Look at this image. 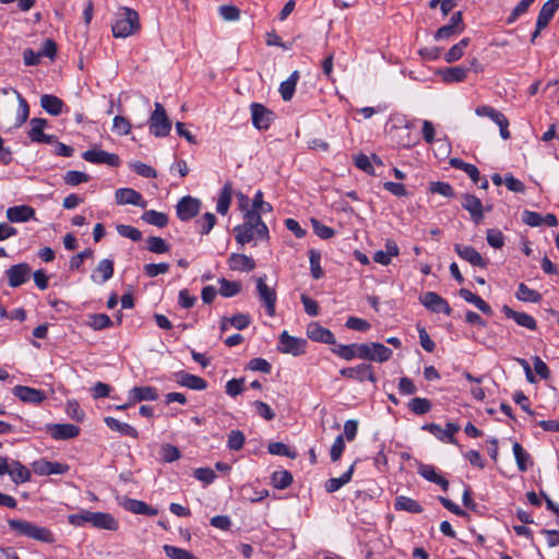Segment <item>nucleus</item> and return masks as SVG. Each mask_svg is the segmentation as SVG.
Returning a JSON list of instances; mask_svg holds the SVG:
<instances>
[{
	"label": "nucleus",
	"mask_w": 559,
	"mask_h": 559,
	"mask_svg": "<svg viewBox=\"0 0 559 559\" xmlns=\"http://www.w3.org/2000/svg\"><path fill=\"white\" fill-rule=\"evenodd\" d=\"M154 107V111L148 119L150 132L156 138H165L171 130V122L160 103L156 102Z\"/></svg>",
	"instance_id": "39448f33"
},
{
	"label": "nucleus",
	"mask_w": 559,
	"mask_h": 559,
	"mask_svg": "<svg viewBox=\"0 0 559 559\" xmlns=\"http://www.w3.org/2000/svg\"><path fill=\"white\" fill-rule=\"evenodd\" d=\"M219 295L225 298H230L238 295L241 290V283L237 281H228L224 277L218 280Z\"/></svg>",
	"instance_id": "c03bdc74"
},
{
	"label": "nucleus",
	"mask_w": 559,
	"mask_h": 559,
	"mask_svg": "<svg viewBox=\"0 0 559 559\" xmlns=\"http://www.w3.org/2000/svg\"><path fill=\"white\" fill-rule=\"evenodd\" d=\"M201 210V201L197 198L186 195L176 205V213L180 221L187 222L195 217Z\"/></svg>",
	"instance_id": "0eeeda50"
},
{
	"label": "nucleus",
	"mask_w": 559,
	"mask_h": 559,
	"mask_svg": "<svg viewBox=\"0 0 559 559\" xmlns=\"http://www.w3.org/2000/svg\"><path fill=\"white\" fill-rule=\"evenodd\" d=\"M146 248L153 253H166L169 251V245L160 237L151 236L146 240Z\"/></svg>",
	"instance_id": "6e6d98bb"
},
{
	"label": "nucleus",
	"mask_w": 559,
	"mask_h": 559,
	"mask_svg": "<svg viewBox=\"0 0 559 559\" xmlns=\"http://www.w3.org/2000/svg\"><path fill=\"white\" fill-rule=\"evenodd\" d=\"M306 345V340L292 336L287 331H283L280 335L278 350L282 353L298 356L305 353Z\"/></svg>",
	"instance_id": "1a4fd4ad"
},
{
	"label": "nucleus",
	"mask_w": 559,
	"mask_h": 559,
	"mask_svg": "<svg viewBox=\"0 0 559 559\" xmlns=\"http://www.w3.org/2000/svg\"><path fill=\"white\" fill-rule=\"evenodd\" d=\"M116 229L121 237L129 238L133 241H139L142 238V233L133 226L119 224L116 226Z\"/></svg>",
	"instance_id": "0e129e2a"
},
{
	"label": "nucleus",
	"mask_w": 559,
	"mask_h": 559,
	"mask_svg": "<svg viewBox=\"0 0 559 559\" xmlns=\"http://www.w3.org/2000/svg\"><path fill=\"white\" fill-rule=\"evenodd\" d=\"M409 409L416 415H424L430 412L431 403L425 397H414L408 403Z\"/></svg>",
	"instance_id": "5fc2aeb1"
},
{
	"label": "nucleus",
	"mask_w": 559,
	"mask_h": 559,
	"mask_svg": "<svg viewBox=\"0 0 559 559\" xmlns=\"http://www.w3.org/2000/svg\"><path fill=\"white\" fill-rule=\"evenodd\" d=\"M454 251L461 259L467 261L474 266L486 269L488 265V261L483 258L474 247L456 243L454 246Z\"/></svg>",
	"instance_id": "a211bd4d"
},
{
	"label": "nucleus",
	"mask_w": 559,
	"mask_h": 559,
	"mask_svg": "<svg viewBox=\"0 0 559 559\" xmlns=\"http://www.w3.org/2000/svg\"><path fill=\"white\" fill-rule=\"evenodd\" d=\"M174 377L179 385L191 390L202 391L207 388V382L203 378L186 371H178Z\"/></svg>",
	"instance_id": "412c9836"
},
{
	"label": "nucleus",
	"mask_w": 559,
	"mask_h": 559,
	"mask_svg": "<svg viewBox=\"0 0 559 559\" xmlns=\"http://www.w3.org/2000/svg\"><path fill=\"white\" fill-rule=\"evenodd\" d=\"M142 221L146 224L163 228L168 224V216L163 212H157L155 210L145 211L142 216Z\"/></svg>",
	"instance_id": "37998d69"
},
{
	"label": "nucleus",
	"mask_w": 559,
	"mask_h": 559,
	"mask_svg": "<svg viewBox=\"0 0 559 559\" xmlns=\"http://www.w3.org/2000/svg\"><path fill=\"white\" fill-rule=\"evenodd\" d=\"M354 163L357 168L368 175H373L374 173L373 163L378 166L383 165L382 160L376 154H372L371 156L359 154L354 158Z\"/></svg>",
	"instance_id": "c9c22d12"
},
{
	"label": "nucleus",
	"mask_w": 559,
	"mask_h": 559,
	"mask_svg": "<svg viewBox=\"0 0 559 559\" xmlns=\"http://www.w3.org/2000/svg\"><path fill=\"white\" fill-rule=\"evenodd\" d=\"M558 8L559 0H548L544 3L537 16V28H545L554 17Z\"/></svg>",
	"instance_id": "2f4dec72"
},
{
	"label": "nucleus",
	"mask_w": 559,
	"mask_h": 559,
	"mask_svg": "<svg viewBox=\"0 0 559 559\" xmlns=\"http://www.w3.org/2000/svg\"><path fill=\"white\" fill-rule=\"evenodd\" d=\"M170 265L166 262L148 263L145 264L143 270L146 276L156 277L159 274H165L169 271Z\"/></svg>",
	"instance_id": "69168bd1"
},
{
	"label": "nucleus",
	"mask_w": 559,
	"mask_h": 559,
	"mask_svg": "<svg viewBox=\"0 0 559 559\" xmlns=\"http://www.w3.org/2000/svg\"><path fill=\"white\" fill-rule=\"evenodd\" d=\"M309 262H310V271L313 278L319 280L323 275V270L321 269V254L316 250L309 251Z\"/></svg>",
	"instance_id": "e2e57ef3"
},
{
	"label": "nucleus",
	"mask_w": 559,
	"mask_h": 559,
	"mask_svg": "<svg viewBox=\"0 0 559 559\" xmlns=\"http://www.w3.org/2000/svg\"><path fill=\"white\" fill-rule=\"evenodd\" d=\"M449 164L451 167H453L455 169H461V170L465 171L467 174V176L471 178V180L475 185H478V181L480 180V174H479L478 168L475 165L465 163L464 160H462L457 157L451 158Z\"/></svg>",
	"instance_id": "58836bf2"
},
{
	"label": "nucleus",
	"mask_w": 559,
	"mask_h": 559,
	"mask_svg": "<svg viewBox=\"0 0 559 559\" xmlns=\"http://www.w3.org/2000/svg\"><path fill=\"white\" fill-rule=\"evenodd\" d=\"M92 511L81 510L80 513L68 515V523L73 526H84L86 523H92Z\"/></svg>",
	"instance_id": "680f3d73"
},
{
	"label": "nucleus",
	"mask_w": 559,
	"mask_h": 559,
	"mask_svg": "<svg viewBox=\"0 0 559 559\" xmlns=\"http://www.w3.org/2000/svg\"><path fill=\"white\" fill-rule=\"evenodd\" d=\"M469 45V38H462L457 44L453 45L448 52L444 55V60L448 63L455 62L460 60L463 55L465 48Z\"/></svg>",
	"instance_id": "a18cd8bd"
},
{
	"label": "nucleus",
	"mask_w": 559,
	"mask_h": 559,
	"mask_svg": "<svg viewBox=\"0 0 559 559\" xmlns=\"http://www.w3.org/2000/svg\"><path fill=\"white\" fill-rule=\"evenodd\" d=\"M250 211H254L255 213H260L261 215L263 213L272 212L273 207L269 202L263 201V193L262 191L258 190L253 197Z\"/></svg>",
	"instance_id": "052dcab7"
},
{
	"label": "nucleus",
	"mask_w": 559,
	"mask_h": 559,
	"mask_svg": "<svg viewBox=\"0 0 559 559\" xmlns=\"http://www.w3.org/2000/svg\"><path fill=\"white\" fill-rule=\"evenodd\" d=\"M104 421L108 428H110L114 431H117L121 436L130 437L133 439H136L139 437L138 430L133 426H131L127 423H122V421H120L114 417H109V416L105 417Z\"/></svg>",
	"instance_id": "72a5a7b5"
},
{
	"label": "nucleus",
	"mask_w": 559,
	"mask_h": 559,
	"mask_svg": "<svg viewBox=\"0 0 559 559\" xmlns=\"http://www.w3.org/2000/svg\"><path fill=\"white\" fill-rule=\"evenodd\" d=\"M82 157L84 160L96 165L105 164L111 167H118L120 165V158L117 154L108 153L103 150H87L82 154Z\"/></svg>",
	"instance_id": "9b49d317"
},
{
	"label": "nucleus",
	"mask_w": 559,
	"mask_h": 559,
	"mask_svg": "<svg viewBox=\"0 0 559 559\" xmlns=\"http://www.w3.org/2000/svg\"><path fill=\"white\" fill-rule=\"evenodd\" d=\"M47 126V120L43 118H33L29 121V130L27 132L28 138L34 143L50 144L53 142L55 136L44 133V129Z\"/></svg>",
	"instance_id": "dca6fc26"
},
{
	"label": "nucleus",
	"mask_w": 559,
	"mask_h": 559,
	"mask_svg": "<svg viewBox=\"0 0 559 559\" xmlns=\"http://www.w3.org/2000/svg\"><path fill=\"white\" fill-rule=\"evenodd\" d=\"M13 394L22 402L34 405H39L46 399L44 391L26 385L14 386Z\"/></svg>",
	"instance_id": "aec40b11"
},
{
	"label": "nucleus",
	"mask_w": 559,
	"mask_h": 559,
	"mask_svg": "<svg viewBox=\"0 0 559 559\" xmlns=\"http://www.w3.org/2000/svg\"><path fill=\"white\" fill-rule=\"evenodd\" d=\"M420 304L435 313L450 316L452 312L448 301L435 292H427L419 297Z\"/></svg>",
	"instance_id": "9d476101"
},
{
	"label": "nucleus",
	"mask_w": 559,
	"mask_h": 559,
	"mask_svg": "<svg viewBox=\"0 0 559 559\" xmlns=\"http://www.w3.org/2000/svg\"><path fill=\"white\" fill-rule=\"evenodd\" d=\"M233 198V185L230 181L225 182L223 188L221 189L217 202H216V212L221 215H226L229 211Z\"/></svg>",
	"instance_id": "473e14b6"
},
{
	"label": "nucleus",
	"mask_w": 559,
	"mask_h": 559,
	"mask_svg": "<svg viewBox=\"0 0 559 559\" xmlns=\"http://www.w3.org/2000/svg\"><path fill=\"white\" fill-rule=\"evenodd\" d=\"M293 483V476L288 471H277L272 475V484L277 489H285Z\"/></svg>",
	"instance_id": "13d9d810"
},
{
	"label": "nucleus",
	"mask_w": 559,
	"mask_h": 559,
	"mask_svg": "<svg viewBox=\"0 0 559 559\" xmlns=\"http://www.w3.org/2000/svg\"><path fill=\"white\" fill-rule=\"evenodd\" d=\"M243 223L234 227L236 241L241 246L255 240H269V228L262 221L260 213L249 211L243 214Z\"/></svg>",
	"instance_id": "f257e3e1"
},
{
	"label": "nucleus",
	"mask_w": 559,
	"mask_h": 559,
	"mask_svg": "<svg viewBox=\"0 0 559 559\" xmlns=\"http://www.w3.org/2000/svg\"><path fill=\"white\" fill-rule=\"evenodd\" d=\"M516 298L521 301L525 302H539L542 300V295L534 289H531L527 285L524 283H521L518 287Z\"/></svg>",
	"instance_id": "de8ad7c7"
},
{
	"label": "nucleus",
	"mask_w": 559,
	"mask_h": 559,
	"mask_svg": "<svg viewBox=\"0 0 559 559\" xmlns=\"http://www.w3.org/2000/svg\"><path fill=\"white\" fill-rule=\"evenodd\" d=\"M32 274V269L27 263L12 265L5 271V276L10 287H19L26 283Z\"/></svg>",
	"instance_id": "ddd939ff"
},
{
	"label": "nucleus",
	"mask_w": 559,
	"mask_h": 559,
	"mask_svg": "<svg viewBox=\"0 0 559 559\" xmlns=\"http://www.w3.org/2000/svg\"><path fill=\"white\" fill-rule=\"evenodd\" d=\"M306 332L307 336L314 342L334 344L333 333L318 322L309 323Z\"/></svg>",
	"instance_id": "b1692460"
},
{
	"label": "nucleus",
	"mask_w": 559,
	"mask_h": 559,
	"mask_svg": "<svg viewBox=\"0 0 559 559\" xmlns=\"http://www.w3.org/2000/svg\"><path fill=\"white\" fill-rule=\"evenodd\" d=\"M423 429L429 431L441 441L455 443L454 435L460 430V426L453 423H448L443 429L440 425L437 424H426Z\"/></svg>",
	"instance_id": "6ab92c4d"
},
{
	"label": "nucleus",
	"mask_w": 559,
	"mask_h": 559,
	"mask_svg": "<svg viewBox=\"0 0 559 559\" xmlns=\"http://www.w3.org/2000/svg\"><path fill=\"white\" fill-rule=\"evenodd\" d=\"M358 378L360 381L369 380L371 382L376 381L374 373L372 371V366L368 362H361L355 367H352V377Z\"/></svg>",
	"instance_id": "09e8293b"
},
{
	"label": "nucleus",
	"mask_w": 559,
	"mask_h": 559,
	"mask_svg": "<svg viewBox=\"0 0 559 559\" xmlns=\"http://www.w3.org/2000/svg\"><path fill=\"white\" fill-rule=\"evenodd\" d=\"M40 106L51 116H59L63 111L64 103L51 94H44L40 97Z\"/></svg>",
	"instance_id": "f704fd0d"
},
{
	"label": "nucleus",
	"mask_w": 559,
	"mask_h": 559,
	"mask_svg": "<svg viewBox=\"0 0 559 559\" xmlns=\"http://www.w3.org/2000/svg\"><path fill=\"white\" fill-rule=\"evenodd\" d=\"M114 275V261L110 259H103L98 262L96 269L91 274V280L102 285L109 281Z\"/></svg>",
	"instance_id": "393cba45"
},
{
	"label": "nucleus",
	"mask_w": 559,
	"mask_h": 559,
	"mask_svg": "<svg viewBox=\"0 0 559 559\" xmlns=\"http://www.w3.org/2000/svg\"><path fill=\"white\" fill-rule=\"evenodd\" d=\"M344 437L349 440V420L344 423V433L337 436L331 447L330 456L333 462L340 460L345 450Z\"/></svg>",
	"instance_id": "e433bc0d"
},
{
	"label": "nucleus",
	"mask_w": 559,
	"mask_h": 559,
	"mask_svg": "<svg viewBox=\"0 0 559 559\" xmlns=\"http://www.w3.org/2000/svg\"><path fill=\"white\" fill-rule=\"evenodd\" d=\"M502 312L506 314L508 319L514 320L515 323L520 326L526 328L532 331L537 329V322L531 314L515 311L507 305L502 307Z\"/></svg>",
	"instance_id": "a878e982"
},
{
	"label": "nucleus",
	"mask_w": 559,
	"mask_h": 559,
	"mask_svg": "<svg viewBox=\"0 0 559 559\" xmlns=\"http://www.w3.org/2000/svg\"><path fill=\"white\" fill-rule=\"evenodd\" d=\"M486 240L495 249H500L504 245V236L501 230L491 228L487 230Z\"/></svg>",
	"instance_id": "338daca9"
},
{
	"label": "nucleus",
	"mask_w": 559,
	"mask_h": 559,
	"mask_svg": "<svg viewBox=\"0 0 559 559\" xmlns=\"http://www.w3.org/2000/svg\"><path fill=\"white\" fill-rule=\"evenodd\" d=\"M392 356V350L381 343L352 344V357L384 362Z\"/></svg>",
	"instance_id": "20e7f679"
},
{
	"label": "nucleus",
	"mask_w": 559,
	"mask_h": 559,
	"mask_svg": "<svg viewBox=\"0 0 559 559\" xmlns=\"http://www.w3.org/2000/svg\"><path fill=\"white\" fill-rule=\"evenodd\" d=\"M115 200L118 205H135L145 209L147 202L142 194L132 188H119L115 192Z\"/></svg>",
	"instance_id": "4468645a"
},
{
	"label": "nucleus",
	"mask_w": 559,
	"mask_h": 559,
	"mask_svg": "<svg viewBox=\"0 0 559 559\" xmlns=\"http://www.w3.org/2000/svg\"><path fill=\"white\" fill-rule=\"evenodd\" d=\"M91 525L98 530L117 531L119 522L107 512H93Z\"/></svg>",
	"instance_id": "c756f323"
},
{
	"label": "nucleus",
	"mask_w": 559,
	"mask_h": 559,
	"mask_svg": "<svg viewBox=\"0 0 559 559\" xmlns=\"http://www.w3.org/2000/svg\"><path fill=\"white\" fill-rule=\"evenodd\" d=\"M163 550L169 559H199L191 551L173 545H164Z\"/></svg>",
	"instance_id": "8fccbe9b"
},
{
	"label": "nucleus",
	"mask_w": 559,
	"mask_h": 559,
	"mask_svg": "<svg viewBox=\"0 0 559 559\" xmlns=\"http://www.w3.org/2000/svg\"><path fill=\"white\" fill-rule=\"evenodd\" d=\"M266 275L259 276L255 281L257 294L260 302L264 306L267 316L274 317L277 295L274 288L267 286Z\"/></svg>",
	"instance_id": "423d86ee"
},
{
	"label": "nucleus",
	"mask_w": 559,
	"mask_h": 559,
	"mask_svg": "<svg viewBox=\"0 0 559 559\" xmlns=\"http://www.w3.org/2000/svg\"><path fill=\"white\" fill-rule=\"evenodd\" d=\"M461 205L469 213L475 224H479L484 219L483 204L476 195L469 193L463 194Z\"/></svg>",
	"instance_id": "f3484780"
},
{
	"label": "nucleus",
	"mask_w": 559,
	"mask_h": 559,
	"mask_svg": "<svg viewBox=\"0 0 559 559\" xmlns=\"http://www.w3.org/2000/svg\"><path fill=\"white\" fill-rule=\"evenodd\" d=\"M246 441V437L242 431L234 429L228 433L227 448L233 451H239L242 449Z\"/></svg>",
	"instance_id": "4d7b16f0"
},
{
	"label": "nucleus",
	"mask_w": 559,
	"mask_h": 559,
	"mask_svg": "<svg viewBox=\"0 0 559 559\" xmlns=\"http://www.w3.org/2000/svg\"><path fill=\"white\" fill-rule=\"evenodd\" d=\"M5 215L11 223H24L35 217V210L29 205H15L9 207Z\"/></svg>",
	"instance_id": "cd10ccee"
},
{
	"label": "nucleus",
	"mask_w": 559,
	"mask_h": 559,
	"mask_svg": "<svg viewBox=\"0 0 559 559\" xmlns=\"http://www.w3.org/2000/svg\"><path fill=\"white\" fill-rule=\"evenodd\" d=\"M468 72V68L455 66L440 70L439 74L444 83L451 84L463 82L467 78Z\"/></svg>",
	"instance_id": "7c9ffc66"
},
{
	"label": "nucleus",
	"mask_w": 559,
	"mask_h": 559,
	"mask_svg": "<svg viewBox=\"0 0 559 559\" xmlns=\"http://www.w3.org/2000/svg\"><path fill=\"white\" fill-rule=\"evenodd\" d=\"M216 224V217L213 213H205L202 217L195 221V228L199 234L207 235Z\"/></svg>",
	"instance_id": "3c124183"
},
{
	"label": "nucleus",
	"mask_w": 559,
	"mask_h": 559,
	"mask_svg": "<svg viewBox=\"0 0 559 559\" xmlns=\"http://www.w3.org/2000/svg\"><path fill=\"white\" fill-rule=\"evenodd\" d=\"M88 324L96 331L108 329L114 325L111 319L105 313L91 314Z\"/></svg>",
	"instance_id": "603ef678"
},
{
	"label": "nucleus",
	"mask_w": 559,
	"mask_h": 559,
	"mask_svg": "<svg viewBox=\"0 0 559 559\" xmlns=\"http://www.w3.org/2000/svg\"><path fill=\"white\" fill-rule=\"evenodd\" d=\"M512 450L519 471L526 472L528 467L533 465L531 455L519 442L513 443Z\"/></svg>",
	"instance_id": "ea45409f"
},
{
	"label": "nucleus",
	"mask_w": 559,
	"mask_h": 559,
	"mask_svg": "<svg viewBox=\"0 0 559 559\" xmlns=\"http://www.w3.org/2000/svg\"><path fill=\"white\" fill-rule=\"evenodd\" d=\"M251 120L258 130H267L273 121V112L259 103L250 105Z\"/></svg>",
	"instance_id": "f8f14e48"
},
{
	"label": "nucleus",
	"mask_w": 559,
	"mask_h": 559,
	"mask_svg": "<svg viewBox=\"0 0 559 559\" xmlns=\"http://www.w3.org/2000/svg\"><path fill=\"white\" fill-rule=\"evenodd\" d=\"M298 80H299V72L294 71L287 80H285L284 82L281 83L278 91H280L282 98L285 102H288L293 98L295 91H296V85H297Z\"/></svg>",
	"instance_id": "a19ab883"
},
{
	"label": "nucleus",
	"mask_w": 559,
	"mask_h": 559,
	"mask_svg": "<svg viewBox=\"0 0 559 559\" xmlns=\"http://www.w3.org/2000/svg\"><path fill=\"white\" fill-rule=\"evenodd\" d=\"M162 459L167 463H173L180 459V451L173 444H164L160 449Z\"/></svg>",
	"instance_id": "774afa93"
},
{
	"label": "nucleus",
	"mask_w": 559,
	"mask_h": 559,
	"mask_svg": "<svg viewBox=\"0 0 559 559\" xmlns=\"http://www.w3.org/2000/svg\"><path fill=\"white\" fill-rule=\"evenodd\" d=\"M63 180L68 186L75 187L87 182L90 180V176L83 171L69 170L66 173Z\"/></svg>",
	"instance_id": "bf43d9fd"
},
{
	"label": "nucleus",
	"mask_w": 559,
	"mask_h": 559,
	"mask_svg": "<svg viewBox=\"0 0 559 559\" xmlns=\"http://www.w3.org/2000/svg\"><path fill=\"white\" fill-rule=\"evenodd\" d=\"M14 93L16 94V98H17V102H19V108H17V111H16L14 127L15 128H20L28 119L29 107H28V104H27L26 99L21 95V93H19L17 91H14Z\"/></svg>",
	"instance_id": "49530a36"
},
{
	"label": "nucleus",
	"mask_w": 559,
	"mask_h": 559,
	"mask_svg": "<svg viewBox=\"0 0 559 559\" xmlns=\"http://www.w3.org/2000/svg\"><path fill=\"white\" fill-rule=\"evenodd\" d=\"M120 504L123 507L124 510L133 514H141L147 516H155L158 514L157 508L148 506L144 501L138 499L124 498Z\"/></svg>",
	"instance_id": "4be33fe9"
},
{
	"label": "nucleus",
	"mask_w": 559,
	"mask_h": 559,
	"mask_svg": "<svg viewBox=\"0 0 559 559\" xmlns=\"http://www.w3.org/2000/svg\"><path fill=\"white\" fill-rule=\"evenodd\" d=\"M33 472L38 476L62 475L69 472L70 466L66 463L52 462L45 459L32 463Z\"/></svg>",
	"instance_id": "6e6552de"
},
{
	"label": "nucleus",
	"mask_w": 559,
	"mask_h": 559,
	"mask_svg": "<svg viewBox=\"0 0 559 559\" xmlns=\"http://www.w3.org/2000/svg\"><path fill=\"white\" fill-rule=\"evenodd\" d=\"M129 404H135L142 401H156L158 394L153 386H134L128 392Z\"/></svg>",
	"instance_id": "c85d7f7f"
},
{
	"label": "nucleus",
	"mask_w": 559,
	"mask_h": 559,
	"mask_svg": "<svg viewBox=\"0 0 559 559\" xmlns=\"http://www.w3.org/2000/svg\"><path fill=\"white\" fill-rule=\"evenodd\" d=\"M116 38H126L140 29V19L136 11L130 8H122L111 27Z\"/></svg>",
	"instance_id": "7ed1b4c3"
},
{
	"label": "nucleus",
	"mask_w": 559,
	"mask_h": 559,
	"mask_svg": "<svg viewBox=\"0 0 559 559\" xmlns=\"http://www.w3.org/2000/svg\"><path fill=\"white\" fill-rule=\"evenodd\" d=\"M5 474H9L11 480L16 485L27 483L32 477L31 471L17 460L8 462V469Z\"/></svg>",
	"instance_id": "5701e85b"
},
{
	"label": "nucleus",
	"mask_w": 559,
	"mask_h": 559,
	"mask_svg": "<svg viewBox=\"0 0 559 559\" xmlns=\"http://www.w3.org/2000/svg\"><path fill=\"white\" fill-rule=\"evenodd\" d=\"M394 508L397 511H406L409 513L423 512L421 506L416 500L405 496H399L395 498Z\"/></svg>",
	"instance_id": "79ce46f5"
},
{
	"label": "nucleus",
	"mask_w": 559,
	"mask_h": 559,
	"mask_svg": "<svg viewBox=\"0 0 559 559\" xmlns=\"http://www.w3.org/2000/svg\"><path fill=\"white\" fill-rule=\"evenodd\" d=\"M476 115L481 117H488L496 124H500L501 122H504V119H507V117L502 112L498 111L497 109L490 106L477 107Z\"/></svg>",
	"instance_id": "864d4df0"
},
{
	"label": "nucleus",
	"mask_w": 559,
	"mask_h": 559,
	"mask_svg": "<svg viewBox=\"0 0 559 559\" xmlns=\"http://www.w3.org/2000/svg\"><path fill=\"white\" fill-rule=\"evenodd\" d=\"M459 294L465 301L473 304L483 313L488 314V316L492 314L491 307L485 300H483L479 296L473 294L471 290H468L466 288H461Z\"/></svg>",
	"instance_id": "4c0bfd02"
},
{
	"label": "nucleus",
	"mask_w": 559,
	"mask_h": 559,
	"mask_svg": "<svg viewBox=\"0 0 559 559\" xmlns=\"http://www.w3.org/2000/svg\"><path fill=\"white\" fill-rule=\"evenodd\" d=\"M47 432L55 440H68L80 435V427L74 424H51L47 425Z\"/></svg>",
	"instance_id": "2eb2a0df"
},
{
	"label": "nucleus",
	"mask_w": 559,
	"mask_h": 559,
	"mask_svg": "<svg viewBox=\"0 0 559 559\" xmlns=\"http://www.w3.org/2000/svg\"><path fill=\"white\" fill-rule=\"evenodd\" d=\"M8 526L16 536L27 537L46 544H53L56 542L55 534L48 527L26 520L9 519Z\"/></svg>",
	"instance_id": "f03ea898"
},
{
	"label": "nucleus",
	"mask_w": 559,
	"mask_h": 559,
	"mask_svg": "<svg viewBox=\"0 0 559 559\" xmlns=\"http://www.w3.org/2000/svg\"><path fill=\"white\" fill-rule=\"evenodd\" d=\"M227 263L231 271L250 272L255 269L254 260L242 253H231Z\"/></svg>",
	"instance_id": "bb28decb"
}]
</instances>
